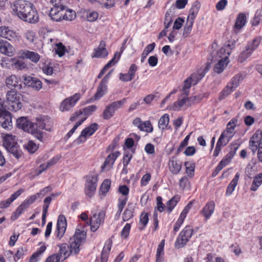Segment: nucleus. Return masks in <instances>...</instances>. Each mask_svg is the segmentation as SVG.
I'll use <instances>...</instances> for the list:
<instances>
[{
	"mask_svg": "<svg viewBox=\"0 0 262 262\" xmlns=\"http://www.w3.org/2000/svg\"><path fill=\"white\" fill-rule=\"evenodd\" d=\"M86 236L84 228L80 227V228L76 229L74 235L70 238L69 246L67 243L58 245L59 250L57 254L62 257L61 261H63L71 254L76 255L79 253L80 246L85 242Z\"/></svg>",
	"mask_w": 262,
	"mask_h": 262,
	"instance_id": "nucleus-1",
	"label": "nucleus"
},
{
	"mask_svg": "<svg viewBox=\"0 0 262 262\" xmlns=\"http://www.w3.org/2000/svg\"><path fill=\"white\" fill-rule=\"evenodd\" d=\"M11 8L13 14L24 21L35 24L39 20L38 13L34 5L28 1H16L11 5Z\"/></svg>",
	"mask_w": 262,
	"mask_h": 262,
	"instance_id": "nucleus-2",
	"label": "nucleus"
},
{
	"mask_svg": "<svg viewBox=\"0 0 262 262\" xmlns=\"http://www.w3.org/2000/svg\"><path fill=\"white\" fill-rule=\"evenodd\" d=\"M16 126L24 131L32 134L40 142H43L44 133L35 128L34 123L28 120L26 117H21L16 120Z\"/></svg>",
	"mask_w": 262,
	"mask_h": 262,
	"instance_id": "nucleus-3",
	"label": "nucleus"
},
{
	"mask_svg": "<svg viewBox=\"0 0 262 262\" xmlns=\"http://www.w3.org/2000/svg\"><path fill=\"white\" fill-rule=\"evenodd\" d=\"M209 70V66L206 65L201 67L196 72L193 73L189 77L187 78L184 82L182 94L188 96L189 94V89L191 84H196Z\"/></svg>",
	"mask_w": 262,
	"mask_h": 262,
	"instance_id": "nucleus-4",
	"label": "nucleus"
},
{
	"mask_svg": "<svg viewBox=\"0 0 262 262\" xmlns=\"http://www.w3.org/2000/svg\"><path fill=\"white\" fill-rule=\"evenodd\" d=\"M232 46L229 44L222 47L217 52L218 56L221 59L214 65V71L217 74L222 73L229 63V56L230 55Z\"/></svg>",
	"mask_w": 262,
	"mask_h": 262,
	"instance_id": "nucleus-5",
	"label": "nucleus"
},
{
	"mask_svg": "<svg viewBox=\"0 0 262 262\" xmlns=\"http://www.w3.org/2000/svg\"><path fill=\"white\" fill-rule=\"evenodd\" d=\"M3 145L7 151L12 154L17 159L19 158L22 152L15 141V137L11 134L3 136Z\"/></svg>",
	"mask_w": 262,
	"mask_h": 262,
	"instance_id": "nucleus-6",
	"label": "nucleus"
},
{
	"mask_svg": "<svg viewBox=\"0 0 262 262\" xmlns=\"http://www.w3.org/2000/svg\"><path fill=\"white\" fill-rule=\"evenodd\" d=\"M261 40L260 36H257L248 42L245 49L239 55L238 61L243 62L249 57L252 53L258 48Z\"/></svg>",
	"mask_w": 262,
	"mask_h": 262,
	"instance_id": "nucleus-7",
	"label": "nucleus"
},
{
	"mask_svg": "<svg viewBox=\"0 0 262 262\" xmlns=\"http://www.w3.org/2000/svg\"><path fill=\"white\" fill-rule=\"evenodd\" d=\"M237 122V119H232L227 124L226 129L222 133L218 141L226 145L235 134V127Z\"/></svg>",
	"mask_w": 262,
	"mask_h": 262,
	"instance_id": "nucleus-8",
	"label": "nucleus"
},
{
	"mask_svg": "<svg viewBox=\"0 0 262 262\" xmlns=\"http://www.w3.org/2000/svg\"><path fill=\"white\" fill-rule=\"evenodd\" d=\"M6 98L9 105L8 107L10 110L16 112L21 108L20 94H17L16 91H10L7 93Z\"/></svg>",
	"mask_w": 262,
	"mask_h": 262,
	"instance_id": "nucleus-9",
	"label": "nucleus"
},
{
	"mask_svg": "<svg viewBox=\"0 0 262 262\" xmlns=\"http://www.w3.org/2000/svg\"><path fill=\"white\" fill-rule=\"evenodd\" d=\"M81 96V94L77 93L65 98L60 103L59 111L61 112L70 111L75 106L77 102L80 100Z\"/></svg>",
	"mask_w": 262,
	"mask_h": 262,
	"instance_id": "nucleus-10",
	"label": "nucleus"
},
{
	"mask_svg": "<svg viewBox=\"0 0 262 262\" xmlns=\"http://www.w3.org/2000/svg\"><path fill=\"white\" fill-rule=\"evenodd\" d=\"M98 181L97 174H91L86 177L84 187V192L86 195L90 197L94 195L97 188Z\"/></svg>",
	"mask_w": 262,
	"mask_h": 262,
	"instance_id": "nucleus-11",
	"label": "nucleus"
},
{
	"mask_svg": "<svg viewBox=\"0 0 262 262\" xmlns=\"http://www.w3.org/2000/svg\"><path fill=\"white\" fill-rule=\"evenodd\" d=\"M193 228L190 226H186L179 234L175 246L178 248L184 247L192 235Z\"/></svg>",
	"mask_w": 262,
	"mask_h": 262,
	"instance_id": "nucleus-12",
	"label": "nucleus"
},
{
	"mask_svg": "<svg viewBox=\"0 0 262 262\" xmlns=\"http://www.w3.org/2000/svg\"><path fill=\"white\" fill-rule=\"evenodd\" d=\"M98 128V124L96 123L91 124L90 126L85 127L83 130H82L79 136L75 140L74 142L78 144L84 142L89 137L94 134Z\"/></svg>",
	"mask_w": 262,
	"mask_h": 262,
	"instance_id": "nucleus-13",
	"label": "nucleus"
},
{
	"mask_svg": "<svg viewBox=\"0 0 262 262\" xmlns=\"http://www.w3.org/2000/svg\"><path fill=\"white\" fill-rule=\"evenodd\" d=\"M244 77L241 74L235 75L231 80L230 82L227 84L221 94L224 97L229 95L232 92L234 91L238 87L239 83L243 80Z\"/></svg>",
	"mask_w": 262,
	"mask_h": 262,
	"instance_id": "nucleus-14",
	"label": "nucleus"
},
{
	"mask_svg": "<svg viewBox=\"0 0 262 262\" xmlns=\"http://www.w3.org/2000/svg\"><path fill=\"white\" fill-rule=\"evenodd\" d=\"M105 216V213L103 211H101L98 213H93L90 220L91 230L93 232L96 231L100 226L103 223Z\"/></svg>",
	"mask_w": 262,
	"mask_h": 262,
	"instance_id": "nucleus-15",
	"label": "nucleus"
},
{
	"mask_svg": "<svg viewBox=\"0 0 262 262\" xmlns=\"http://www.w3.org/2000/svg\"><path fill=\"white\" fill-rule=\"evenodd\" d=\"M262 146V132L257 129L252 135L249 141V147L254 154L258 147Z\"/></svg>",
	"mask_w": 262,
	"mask_h": 262,
	"instance_id": "nucleus-16",
	"label": "nucleus"
},
{
	"mask_svg": "<svg viewBox=\"0 0 262 262\" xmlns=\"http://www.w3.org/2000/svg\"><path fill=\"white\" fill-rule=\"evenodd\" d=\"M67 226V220L63 215H60L57 220L55 236L60 239L64 235Z\"/></svg>",
	"mask_w": 262,
	"mask_h": 262,
	"instance_id": "nucleus-17",
	"label": "nucleus"
},
{
	"mask_svg": "<svg viewBox=\"0 0 262 262\" xmlns=\"http://www.w3.org/2000/svg\"><path fill=\"white\" fill-rule=\"evenodd\" d=\"M0 53L9 57L14 55L15 49L9 42L0 38Z\"/></svg>",
	"mask_w": 262,
	"mask_h": 262,
	"instance_id": "nucleus-18",
	"label": "nucleus"
},
{
	"mask_svg": "<svg viewBox=\"0 0 262 262\" xmlns=\"http://www.w3.org/2000/svg\"><path fill=\"white\" fill-rule=\"evenodd\" d=\"M182 163L177 157L173 156L169 158L168 166L169 171L173 174H177L182 169Z\"/></svg>",
	"mask_w": 262,
	"mask_h": 262,
	"instance_id": "nucleus-19",
	"label": "nucleus"
},
{
	"mask_svg": "<svg viewBox=\"0 0 262 262\" xmlns=\"http://www.w3.org/2000/svg\"><path fill=\"white\" fill-rule=\"evenodd\" d=\"M120 152L118 151L108 155L104 163L101 166L102 170L108 171L113 168V166L116 160L119 156Z\"/></svg>",
	"mask_w": 262,
	"mask_h": 262,
	"instance_id": "nucleus-20",
	"label": "nucleus"
},
{
	"mask_svg": "<svg viewBox=\"0 0 262 262\" xmlns=\"http://www.w3.org/2000/svg\"><path fill=\"white\" fill-rule=\"evenodd\" d=\"M215 209V203L213 201L207 202L200 211V213L204 217L207 221L213 214Z\"/></svg>",
	"mask_w": 262,
	"mask_h": 262,
	"instance_id": "nucleus-21",
	"label": "nucleus"
},
{
	"mask_svg": "<svg viewBox=\"0 0 262 262\" xmlns=\"http://www.w3.org/2000/svg\"><path fill=\"white\" fill-rule=\"evenodd\" d=\"M24 82L26 85L32 87L36 91H39L42 88L41 81L35 77L26 76L24 78Z\"/></svg>",
	"mask_w": 262,
	"mask_h": 262,
	"instance_id": "nucleus-22",
	"label": "nucleus"
},
{
	"mask_svg": "<svg viewBox=\"0 0 262 262\" xmlns=\"http://www.w3.org/2000/svg\"><path fill=\"white\" fill-rule=\"evenodd\" d=\"M65 6L53 7L50 12V16L54 21H59L62 20L63 12Z\"/></svg>",
	"mask_w": 262,
	"mask_h": 262,
	"instance_id": "nucleus-23",
	"label": "nucleus"
},
{
	"mask_svg": "<svg viewBox=\"0 0 262 262\" xmlns=\"http://www.w3.org/2000/svg\"><path fill=\"white\" fill-rule=\"evenodd\" d=\"M106 44L104 41H100L99 46L94 50L92 57L105 58L108 55V52L105 48Z\"/></svg>",
	"mask_w": 262,
	"mask_h": 262,
	"instance_id": "nucleus-24",
	"label": "nucleus"
},
{
	"mask_svg": "<svg viewBox=\"0 0 262 262\" xmlns=\"http://www.w3.org/2000/svg\"><path fill=\"white\" fill-rule=\"evenodd\" d=\"M24 192V189L23 188H20L12 194L9 199L2 201L0 202V208L4 209L8 207L10 204Z\"/></svg>",
	"mask_w": 262,
	"mask_h": 262,
	"instance_id": "nucleus-25",
	"label": "nucleus"
},
{
	"mask_svg": "<svg viewBox=\"0 0 262 262\" xmlns=\"http://www.w3.org/2000/svg\"><path fill=\"white\" fill-rule=\"evenodd\" d=\"M0 36L9 40H15L17 37L16 33L6 26L0 27Z\"/></svg>",
	"mask_w": 262,
	"mask_h": 262,
	"instance_id": "nucleus-26",
	"label": "nucleus"
},
{
	"mask_svg": "<svg viewBox=\"0 0 262 262\" xmlns=\"http://www.w3.org/2000/svg\"><path fill=\"white\" fill-rule=\"evenodd\" d=\"M247 18L244 13H239L236 18L235 24L234 26L233 31L235 33H238L240 30L243 28L246 24Z\"/></svg>",
	"mask_w": 262,
	"mask_h": 262,
	"instance_id": "nucleus-27",
	"label": "nucleus"
},
{
	"mask_svg": "<svg viewBox=\"0 0 262 262\" xmlns=\"http://www.w3.org/2000/svg\"><path fill=\"white\" fill-rule=\"evenodd\" d=\"M0 124L5 129H9L12 127L11 114L8 112L0 117Z\"/></svg>",
	"mask_w": 262,
	"mask_h": 262,
	"instance_id": "nucleus-28",
	"label": "nucleus"
},
{
	"mask_svg": "<svg viewBox=\"0 0 262 262\" xmlns=\"http://www.w3.org/2000/svg\"><path fill=\"white\" fill-rule=\"evenodd\" d=\"M186 95L182 94L178 100L174 103L173 107L174 110L179 111L180 110L187 109L189 105H187V99Z\"/></svg>",
	"mask_w": 262,
	"mask_h": 262,
	"instance_id": "nucleus-29",
	"label": "nucleus"
},
{
	"mask_svg": "<svg viewBox=\"0 0 262 262\" xmlns=\"http://www.w3.org/2000/svg\"><path fill=\"white\" fill-rule=\"evenodd\" d=\"M239 178V173H236L234 176L232 180L230 182L229 184L228 185L226 191V195L230 196L232 194L233 192L234 191L236 186L238 184V182Z\"/></svg>",
	"mask_w": 262,
	"mask_h": 262,
	"instance_id": "nucleus-30",
	"label": "nucleus"
},
{
	"mask_svg": "<svg viewBox=\"0 0 262 262\" xmlns=\"http://www.w3.org/2000/svg\"><path fill=\"white\" fill-rule=\"evenodd\" d=\"M21 56L23 58L29 59L35 63L37 62L40 59V56L37 53L28 50L24 51Z\"/></svg>",
	"mask_w": 262,
	"mask_h": 262,
	"instance_id": "nucleus-31",
	"label": "nucleus"
},
{
	"mask_svg": "<svg viewBox=\"0 0 262 262\" xmlns=\"http://www.w3.org/2000/svg\"><path fill=\"white\" fill-rule=\"evenodd\" d=\"M120 55L118 54V53L117 52L114 55V57L113 58H112L104 67V68L101 70L100 72L99 73L98 78H100L102 77V76L104 75V74L105 73L106 70L110 68L112 65L114 64L115 63H116L119 59L120 58Z\"/></svg>",
	"mask_w": 262,
	"mask_h": 262,
	"instance_id": "nucleus-32",
	"label": "nucleus"
},
{
	"mask_svg": "<svg viewBox=\"0 0 262 262\" xmlns=\"http://www.w3.org/2000/svg\"><path fill=\"white\" fill-rule=\"evenodd\" d=\"M262 184V173H258L253 177L252 184L250 186V190L252 191H256Z\"/></svg>",
	"mask_w": 262,
	"mask_h": 262,
	"instance_id": "nucleus-33",
	"label": "nucleus"
},
{
	"mask_svg": "<svg viewBox=\"0 0 262 262\" xmlns=\"http://www.w3.org/2000/svg\"><path fill=\"white\" fill-rule=\"evenodd\" d=\"M83 15L86 17L87 20L90 22L95 21L98 17V13L97 12L90 10H83Z\"/></svg>",
	"mask_w": 262,
	"mask_h": 262,
	"instance_id": "nucleus-34",
	"label": "nucleus"
},
{
	"mask_svg": "<svg viewBox=\"0 0 262 262\" xmlns=\"http://www.w3.org/2000/svg\"><path fill=\"white\" fill-rule=\"evenodd\" d=\"M19 78L15 75H12L7 78L6 80V85L10 88H15L18 85Z\"/></svg>",
	"mask_w": 262,
	"mask_h": 262,
	"instance_id": "nucleus-35",
	"label": "nucleus"
},
{
	"mask_svg": "<svg viewBox=\"0 0 262 262\" xmlns=\"http://www.w3.org/2000/svg\"><path fill=\"white\" fill-rule=\"evenodd\" d=\"M200 6L199 4H194L189 11V14L187 20L194 22V20L198 13Z\"/></svg>",
	"mask_w": 262,
	"mask_h": 262,
	"instance_id": "nucleus-36",
	"label": "nucleus"
},
{
	"mask_svg": "<svg viewBox=\"0 0 262 262\" xmlns=\"http://www.w3.org/2000/svg\"><path fill=\"white\" fill-rule=\"evenodd\" d=\"M107 84L101 81L98 86L97 92L95 95V99L101 98L106 92Z\"/></svg>",
	"mask_w": 262,
	"mask_h": 262,
	"instance_id": "nucleus-37",
	"label": "nucleus"
},
{
	"mask_svg": "<svg viewBox=\"0 0 262 262\" xmlns=\"http://www.w3.org/2000/svg\"><path fill=\"white\" fill-rule=\"evenodd\" d=\"M169 121V115L165 114L159 120L158 127L160 129L163 130L166 128Z\"/></svg>",
	"mask_w": 262,
	"mask_h": 262,
	"instance_id": "nucleus-38",
	"label": "nucleus"
},
{
	"mask_svg": "<svg viewBox=\"0 0 262 262\" xmlns=\"http://www.w3.org/2000/svg\"><path fill=\"white\" fill-rule=\"evenodd\" d=\"M156 46V44L155 42L151 43L149 45H148L144 49V51H143V53L141 55V62L142 63L144 62L145 59L147 57V56L148 55L149 53L152 52L154 49H155Z\"/></svg>",
	"mask_w": 262,
	"mask_h": 262,
	"instance_id": "nucleus-39",
	"label": "nucleus"
},
{
	"mask_svg": "<svg viewBox=\"0 0 262 262\" xmlns=\"http://www.w3.org/2000/svg\"><path fill=\"white\" fill-rule=\"evenodd\" d=\"M111 183V181L109 179H105L103 181V182H102L100 186L99 189V193L100 194L103 195H105V194L110 189Z\"/></svg>",
	"mask_w": 262,
	"mask_h": 262,
	"instance_id": "nucleus-40",
	"label": "nucleus"
},
{
	"mask_svg": "<svg viewBox=\"0 0 262 262\" xmlns=\"http://www.w3.org/2000/svg\"><path fill=\"white\" fill-rule=\"evenodd\" d=\"M76 14L74 11L71 9L65 10L64 9V12H63L62 20L71 21L76 18Z\"/></svg>",
	"mask_w": 262,
	"mask_h": 262,
	"instance_id": "nucleus-41",
	"label": "nucleus"
},
{
	"mask_svg": "<svg viewBox=\"0 0 262 262\" xmlns=\"http://www.w3.org/2000/svg\"><path fill=\"white\" fill-rule=\"evenodd\" d=\"M28 207L23 202L16 209L15 211L13 213L12 218L15 220L17 219L24 211L28 208Z\"/></svg>",
	"mask_w": 262,
	"mask_h": 262,
	"instance_id": "nucleus-42",
	"label": "nucleus"
},
{
	"mask_svg": "<svg viewBox=\"0 0 262 262\" xmlns=\"http://www.w3.org/2000/svg\"><path fill=\"white\" fill-rule=\"evenodd\" d=\"M24 36L29 42H33L37 38L36 32L31 29L26 30L24 34Z\"/></svg>",
	"mask_w": 262,
	"mask_h": 262,
	"instance_id": "nucleus-43",
	"label": "nucleus"
},
{
	"mask_svg": "<svg viewBox=\"0 0 262 262\" xmlns=\"http://www.w3.org/2000/svg\"><path fill=\"white\" fill-rule=\"evenodd\" d=\"M184 165L186 167V173L189 177H192L194 176L195 165L194 163L189 162H185Z\"/></svg>",
	"mask_w": 262,
	"mask_h": 262,
	"instance_id": "nucleus-44",
	"label": "nucleus"
},
{
	"mask_svg": "<svg viewBox=\"0 0 262 262\" xmlns=\"http://www.w3.org/2000/svg\"><path fill=\"white\" fill-rule=\"evenodd\" d=\"M128 198L127 196H121L118 199V212L117 214L119 216L120 215L125 205L126 204Z\"/></svg>",
	"mask_w": 262,
	"mask_h": 262,
	"instance_id": "nucleus-45",
	"label": "nucleus"
},
{
	"mask_svg": "<svg viewBox=\"0 0 262 262\" xmlns=\"http://www.w3.org/2000/svg\"><path fill=\"white\" fill-rule=\"evenodd\" d=\"M179 198L178 196H174L167 203V209L169 213L171 212L174 207L177 205Z\"/></svg>",
	"mask_w": 262,
	"mask_h": 262,
	"instance_id": "nucleus-46",
	"label": "nucleus"
},
{
	"mask_svg": "<svg viewBox=\"0 0 262 262\" xmlns=\"http://www.w3.org/2000/svg\"><path fill=\"white\" fill-rule=\"evenodd\" d=\"M126 98H123L120 100L113 102L109 105L111 108L115 112L116 110L122 107L126 103Z\"/></svg>",
	"mask_w": 262,
	"mask_h": 262,
	"instance_id": "nucleus-47",
	"label": "nucleus"
},
{
	"mask_svg": "<svg viewBox=\"0 0 262 262\" xmlns=\"http://www.w3.org/2000/svg\"><path fill=\"white\" fill-rule=\"evenodd\" d=\"M134 210L132 207H128L124 211L122 216V220L126 222L132 219L134 216Z\"/></svg>",
	"mask_w": 262,
	"mask_h": 262,
	"instance_id": "nucleus-48",
	"label": "nucleus"
},
{
	"mask_svg": "<svg viewBox=\"0 0 262 262\" xmlns=\"http://www.w3.org/2000/svg\"><path fill=\"white\" fill-rule=\"evenodd\" d=\"M46 119L45 117H43L42 118H37L36 119V122L34 123L35 125V128H37L38 130L39 131H41L40 129H45L46 130H49L50 129L46 128V123L45 122Z\"/></svg>",
	"mask_w": 262,
	"mask_h": 262,
	"instance_id": "nucleus-49",
	"label": "nucleus"
},
{
	"mask_svg": "<svg viewBox=\"0 0 262 262\" xmlns=\"http://www.w3.org/2000/svg\"><path fill=\"white\" fill-rule=\"evenodd\" d=\"M11 60L12 61V65L16 69L23 70L27 67V64L22 60H16L14 58L11 59Z\"/></svg>",
	"mask_w": 262,
	"mask_h": 262,
	"instance_id": "nucleus-50",
	"label": "nucleus"
},
{
	"mask_svg": "<svg viewBox=\"0 0 262 262\" xmlns=\"http://www.w3.org/2000/svg\"><path fill=\"white\" fill-rule=\"evenodd\" d=\"M83 118H86V119L87 117L84 116L83 112L81 110H78L72 114L70 118V120L72 122L76 120L79 121L80 120V119Z\"/></svg>",
	"mask_w": 262,
	"mask_h": 262,
	"instance_id": "nucleus-51",
	"label": "nucleus"
},
{
	"mask_svg": "<svg viewBox=\"0 0 262 262\" xmlns=\"http://www.w3.org/2000/svg\"><path fill=\"white\" fill-rule=\"evenodd\" d=\"M186 216H184V215L180 214L179 217L178 218V220L176 222L174 227H173V231L176 233L177 232L179 231L180 227L182 225V224L184 223V221L185 219Z\"/></svg>",
	"mask_w": 262,
	"mask_h": 262,
	"instance_id": "nucleus-52",
	"label": "nucleus"
},
{
	"mask_svg": "<svg viewBox=\"0 0 262 262\" xmlns=\"http://www.w3.org/2000/svg\"><path fill=\"white\" fill-rule=\"evenodd\" d=\"M148 213L145 212H142L140 217V224L143 225V227H140V230H143L145 228L148 222Z\"/></svg>",
	"mask_w": 262,
	"mask_h": 262,
	"instance_id": "nucleus-53",
	"label": "nucleus"
},
{
	"mask_svg": "<svg viewBox=\"0 0 262 262\" xmlns=\"http://www.w3.org/2000/svg\"><path fill=\"white\" fill-rule=\"evenodd\" d=\"M193 23L194 22H193V21L187 20L185 26L184 27V31H183V35L185 37H187L188 35L191 32Z\"/></svg>",
	"mask_w": 262,
	"mask_h": 262,
	"instance_id": "nucleus-54",
	"label": "nucleus"
},
{
	"mask_svg": "<svg viewBox=\"0 0 262 262\" xmlns=\"http://www.w3.org/2000/svg\"><path fill=\"white\" fill-rule=\"evenodd\" d=\"M97 108L96 105H91L85 107L83 108V114L84 116L88 117V116L91 115L93 112H94Z\"/></svg>",
	"mask_w": 262,
	"mask_h": 262,
	"instance_id": "nucleus-55",
	"label": "nucleus"
},
{
	"mask_svg": "<svg viewBox=\"0 0 262 262\" xmlns=\"http://www.w3.org/2000/svg\"><path fill=\"white\" fill-rule=\"evenodd\" d=\"M112 246V242L110 239H107L104 244V246L101 252L102 254L109 256L110 252Z\"/></svg>",
	"mask_w": 262,
	"mask_h": 262,
	"instance_id": "nucleus-56",
	"label": "nucleus"
},
{
	"mask_svg": "<svg viewBox=\"0 0 262 262\" xmlns=\"http://www.w3.org/2000/svg\"><path fill=\"white\" fill-rule=\"evenodd\" d=\"M115 112L111 108L110 106L107 105L103 113V117L104 119H109L113 116Z\"/></svg>",
	"mask_w": 262,
	"mask_h": 262,
	"instance_id": "nucleus-57",
	"label": "nucleus"
},
{
	"mask_svg": "<svg viewBox=\"0 0 262 262\" xmlns=\"http://www.w3.org/2000/svg\"><path fill=\"white\" fill-rule=\"evenodd\" d=\"M25 147L31 153L35 152L38 149V146L33 141H29L25 145Z\"/></svg>",
	"mask_w": 262,
	"mask_h": 262,
	"instance_id": "nucleus-58",
	"label": "nucleus"
},
{
	"mask_svg": "<svg viewBox=\"0 0 262 262\" xmlns=\"http://www.w3.org/2000/svg\"><path fill=\"white\" fill-rule=\"evenodd\" d=\"M140 130L147 133L152 132L153 131V127L151 122L149 121L143 122L142 128H141Z\"/></svg>",
	"mask_w": 262,
	"mask_h": 262,
	"instance_id": "nucleus-59",
	"label": "nucleus"
},
{
	"mask_svg": "<svg viewBox=\"0 0 262 262\" xmlns=\"http://www.w3.org/2000/svg\"><path fill=\"white\" fill-rule=\"evenodd\" d=\"M233 158V156H232L231 154H229L228 153L220 162L219 164L223 168L225 167L226 165L229 164L231 160V159Z\"/></svg>",
	"mask_w": 262,
	"mask_h": 262,
	"instance_id": "nucleus-60",
	"label": "nucleus"
},
{
	"mask_svg": "<svg viewBox=\"0 0 262 262\" xmlns=\"http://www.w3.org/2000/svg\"><path fill=\"white\" fill-rule=\"evenodd\" d=\"M62 256H60L57 253L53 254L49 256L46 259V262H62Z\"/></svg>",
	"mask_w": 262,
	"mask_h": 262,
	"instance_id": "nucleus-61",
	"label": "nucleus"
},
{
	"mask_svg": "<svg viewBox=\"0 0 262 262\" xmlns=\"http://www.w3.org/2000/svg\"><path fill=\"white\" fill-rule=\"evenodd\" d=\"M180 187L183 189L188 188L189 187V182L188 178L186 177H183L181 178L179 181Z\"/></svg>",
	"mask_w": 262,
	"mask_h": 262,
	"instance_id": "nucleus-62",
	"label": "nucleus"
},
{
	"mask_svg": "<svg viewBox=\"0 0 262 262\" xmlns=\"http://www.w3.org/2000/svg\"><path fill=\"white\" fill-rule=\"evenodd\" d=\"M39 198L37 195L36 194L29 196L24 201V203L29 207V206L33 204L35 201Z\"/></svg>",
	"mask_w": 262,
	"mask_h": 262,
	"instance_id": "nucleus-63",
	"label": "nucleus"
},
{
	"mask_svg": "<svg viewBox=\"0 0 262 262\" xmlns=\"http://www.w3.org/2000/svg\"><path fill=\"white\" fill-rule=\"evenodd\" d=\"M42 71L47 75H51L53 73V68L51 64H45L42 67Z\"/></svg>",
	"mask_w": 262,
	"mask_h": 262,
	"instance_id": "nucleus-64",
	"label": "nucleus"
}]
</instances>
